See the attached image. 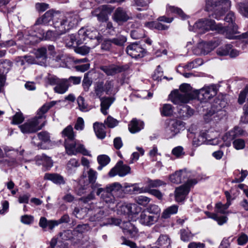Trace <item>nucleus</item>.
Masks as SVG:
<instances>
[{"label":"nucleus","instance_id":"obj_5","mask_svg":"<svg viewBox=\"0 0 248 248\" xmlns=\"http://www.w3.org/2000/svg\"><path fill=\"white\" fill-rule=\"evenodd\" d=\"M189 29L191 31L197 32L198 33H203L210 30L224 33L225 30L222 24H217L214 20L209 19H200L194 24L193 27L189 26Z\"/></svg>","mask_w":248,"mask_h":248},{"label":"nucleus","instance_id":"obj_64","mask_svg":"<svg viewBox=\"0 0 248 248\" xmlns=\"http://www.w3.org/2000/svg\"><path fill=\"white\" fill-rule=\"evenodd\" d=\"M90 47L86 46H81L78 47L75 49L76 53L80 54L82 55H85L88 54L90 51Z\"/></svg>","mask_w":248,"mask_h":248},{"label":"nucleus","instance_id":"obj_11","mask_svg":"<svg viewBox=\"0 0 248 248\" xmlns=\"http://www.w3.org/2000/svg\"><path fill=\"white\" fill-rule=\"evenodd\" d=\"M234 132H229L226 133L223 137L222 139L226 146L229 147L231 145V141H232V145L236 150H241L245 148V141L241 139H234Z\"/></svg>","mask_w":248,"mask_h":248},{"label":"nucleus","instance_id":"obj_6","mask_svg":"<svg viewBox=\"0 0 248 248\" xmlns=\"http://www.w3.org/2000/svg\"><path fill=\"white\" fill-rule=\"evenodd\" d=\"M34 31H31L28 39L31 44L39 42L41 39L45 38L46 39L55 40L61 34H58V30L55 29L54 31H48L46 33L43 30H41L37 25H34L33 28Z\"/></svg>","mask_w":248,"mask_h":248},{"label":"nucleus","instance_id":"obj_21","mask_svg":"<svg viewBox=\"0 0 248 248\" xmlns=\"http://www.w3.org/2000/svg\"><path fill=\"white\" fill-rule=\"evenodd\" d=\"M137 207H138L136 204H122L118 207L117 212L120 215L134 214L138 211V209L134 211V209H137Z\"/></svg>","mask_w":248,"mask_h":248},{"label":"nucleus","instance_id":"obj_17","mask_svg":"<svg viewBox=\"0 0 248 248\" xmlns=\"http://www.w3.org/2000/svg\"><path fill=\"white\" fill-rule=\"evenodd\" d=\"M126 52L132 58L137 59L143 57L146 51L139 44L132 43L127 46Z\"/></svg>","mask_w":248,"mask_h":248},{"label":"nucleus","instance_id":"obj_2","mask_svg":"<svg viewBox=\"0 0 248 248\" xmlns=\"http://www.w3.org/2000/svg\"><path fill=\"white\" fill-rule=\"evenodd\" d=\"M63 136L67 137L65 140V148L67 154L69 155H76L78 153L84 155L91 156L90 152L84 146L78 142L74 141L75 135L73 128L70 125L67 126L62 132Z\"/></svg>","mask_w":248,"mask_h":248},{"label":"nucleus","instance_id":"obj_48","mask_svg":"<svg viewBox=\"0 0 248 248\" xmlns=\"http://www.w3.org/2000/svg\"><path fill=\"white\" fill-rule=\"evenodd\" d=\"M119 122L110 116H108L104 123L109 128H114L118 124Z\"/></svg>","mask_w":248,"mask_h":248},{"label":"nucleus","instance_id":"obj_25","mask_svg":"<svg viewBox=\"0 0 248 248\" xmlns=\"http://www.w3.org/2000/svg\"><path fill=\"white\" fill-rule=\"evenodd\" d=\"M144 123L136 118L133 119L128 124V129L132 133L139 132L143 128Z\"/></svg>","mask_w":248,"mask_h":248},{"label":"nucleus","instance_id":"obj_40","mask_svg":"<svg viewBox=\"0 0 248 248\" xmlns=\"http://www.w3.org/2000/svg\"><path fill=\"white\" fill-rule=\"evenodd\" d=\"M231 203L228 201L226 203L223 204L221 202H218L216 205V212L222 214L227 213L226 210L229 208Z\"/></svg>","mask_w":248,"mask_h":248},{"label":"nucleus","instance_id":"obj_54","mask_svg":"<svg viewBox=\"0 0 248 248\" xmlns=\"http://www.w3.org/2000/svg\"><path fill=\"white\" fill-rule=\"evenodd\" d=\"M53 106L52 104H45L43 106H42L40 109L39 110L37 116H42L44 119V123L45 124V117L44 115L45 113H46L48 109Z\"/></svg>","mask_w":248,"mask_h":248},{"label":"nucleus","instance_id":"obj_63","mask_svg":"<svg viewBox=\"0 0 248 248\" xmlns=\"http://www.w3.org/2000/svg\"><path fill=\"white\" fill-rule=\"evenodd\" d=\"M171 153L173 155H175L177 157H180L185 154L183 148L180 146L176 147L173 148Z\"/></svg>","mask_w":248,"mask_h":248},{"label":"nucleus","instance_id":"obj_8","mask_svg":"<svg viewBox=\"0 0 248 248\" xmlns=\"http://www.w3.org/2000/svg\"><path fill=\"white\" fill-rule=\"evenodd\" d=\"M235 19L234 13L232 12L228 13L225 18V20L229 24L227 27H224L225 29L224 33L226 37L230 39L235 38V34L238 33V27L234 22Z\"/></svg>","mask_w":248,"mask_h":248},{"label":"nucleus","instance_id":"obj_22","mask_svg":"<svg viewBox=\"0 0 248 248\" xmlns=\"http://www.w3.org/2000/svg\"><path fill=\"white\" fill-rule=\"evenodd\" d=\"M189 176L188 173L186 170H180L170 175V180L173 183L179 184L186 180Z\"/></svg>","mask_w":248,"mask_h":248},{"label":"nucleus","instance_id":"obj_38","mask_svg":"<svg viewBox=\"0 0 248 248\" xmlns=\"http://www.w3.org/2000/svg\"><path fill=\"white\" fill-rule=\"evenodd\" d=\"M145 211H147L151 213L154 216L156 217L158 219L160 217V209L158 205L155 204H151L145 210Z\"/></svg>","mask_w":248,"mask_h":248},{"label":"nucleus","instance_id":"obj_46","mask_svg":"<svg viewBox=\"0 0 248 248\" xmlns=\"http://www.w3.org/2000/svg\"><path fill=\"white\" fill-rule=\"evenodd\" d=\"M37 58L45 60L47 56V49L45 47L38 48L35 53Z\"/></svg>","mask_w":248,"mask_h":248},{"label":"nucleus","instance_id":"obj_41","mask_svg":"<svg viewBox=\"0 0 248 248\" xmlns=\"http://www.w3.org/2000/svg\"><path fill=\"white\" fill-rule=\"evenodd\" d=\"M237 9L243 16L248 17V2H239L237 4Z\"/></svg>","mask_w":248,"mask_h":248},{"label":"nucleus","instance_id":"obj_58","mask_svg":"<svg viewBox=\"0 0 248 248\" xmlns=\"http://www.w3.org/2000/svg\"><path fill=\"white\" fill-rule=\"evenodd\" d=\"M59 237L63 240H67L73 237V232L72 231L68 230L60 233Z\"/></svg>","mask_w":248,"mask_h":248},{"label":"nucleus","instance_id":"obj_7","mask_svg":"<svg viewBox=\"0 0 248 248\" xmlns=\"http://www.w3.org/2000/svg\"><path fill=\"white\" fill-rule=\"evenodd\" d=\"M45 124L43 117L39 116L28 120L24 124L20 125L19 128L23 133H31L41 129Z\"/></svg>","mask_w":248,"mask_h":248},{"label":"nucleus","instance_id":"obj_19","mask_svg":"<svg viewBox=\"0 0 248 248\" xmlns=\"http://www.w3.org/2000/svg\"><path fill=\"white\" fill-rule=\"evenodd\" d=\"M231 3L229 0H205V9L207 11H212L215 7L222 6V8H229Z\"/></svg>","mask_w":248,"mask_h":248},{"label":"nucleus","instance_id":"obj_26","mask_svg":"<svg viewBox=\"0 0 248 248\" xmlns=\"http://www.w3.org/2000/svg\"><path fill=\"white\" fill-rule=\"evenodd\" d=\"M94 131L98 138L103 139L106 136L105 131V125L102 124L98 122H95L93 124Z\"/></svg>","mask_w":248,"mask_h":248},{"label":"nucleus","instance_id":"obj_49","mask_svg":"<svg viewBox=\"0 0 248 248\" xmlns=\"http://www.w3.org/2000/svg\"><path fill=\"white\" fill-rule=\"evenodd\" d=\"M88 175L89 181L91 183V187L92 188L93 185L94 184H98L97 183H95V181L97 178V172L90 169L88 172Z\"/></svg>","mask_w":248,"mask_h":248},{"label":"nucleus","instance_id":"obj_61","mask_svg":"<svg viewBox=\"0 0 248 248\" xmlns=\"http://www.w3.org/2000/svg\"><path fill=\"white\" fill-rule=\"evenodd\" d=\"M136 201L139 204L145 205L150 202V199L147 197L141 195L136 198Z\"/></svg>","mask_w":248,"mask_h":248},{"label":"nucleus","instance_id":"obj_16","mask_svg":"<svg viewBox=\"0 0 248 248\" xmlns=\"http://www.w3.org/2000/svg\"><path fill=\"white\" fill-rule=\"evenodd\" d=\"M131 169L129 166L124 164L122 161H119L116 165L109 172L110 177H114L118 175L121 177H124L130 173Z\"/></svg>","mask_w":248,"mask_h":248},{"label":"nucleus","instance_id":"obj_13","mask_svg":"<svg viewBox=\"0 0 248 248\" xmlns=\"http://www.w3.org/2000/svg\"><path fill=\"white\" fill-rule=\"evenodd\" d=\"M196 183L197 181L195 180H190L184 185L176 188L175 191V200L177 202H183L189 192L190 185Z\"/></svg>","mask_w":248,"mask_h":248},{"label":"nucleus","instance_id":"obj_28","mask_svg":"<svg viewBox=\"0 0 248 248\" xmlns=\"http://www.w3.org/2000/svg\"><path fill=\"white\" fill-rule=\"evenodd\" d=\"M166 13L169 15L171 14L177 15L182 19H185L186 17V15L181 9L169 4L166 6Z\"/></svg>","mask_w":248,"mask_h":248},{"label":"nucleus","instance_id":"obj_18","mask_svg":"<svg viewBox=\"0 0 248 248\" xmlns=\"http://www.w3.org/2000/svg\"><path fill=\"white\" fill-rule=\"evenodd\" d=\"M150 214L151 213L145 210L142 211L138 218L139 222L143 226L148 227H150L155 224L158 221L159 219L156 218V217Z\"/></svg>","mask_w":248,"mask_h":248},{"label":"nucleus","instance_id":"obj_29","mask_svg":"<svg viewBox=\"0 0 248 248\" xmlns=\"http://www.w3.org/2000/svg\"><path fill=\"white\" fill-rule=\"evenodd\" d=\"M44 179L50 180L57 184H63L65 183L63 177L57 173H46Z\"/></svg>","mask_w":248,"mask_h":248},{"label":"nucleus","instance_id":"obj_43","mask_svg":"<svg viewBox=\"0 0 248 248\" xmlns=\"http://www.w3.org/2000/svg\"><path fill=\"white\" fill-rule=\"evenodd\" d=\"M166 183L158 179L150 180L147 182V187L146 188H156L165 185Z\"/></svg>","mask_w":248,"mask_h":248},{"label":"nucleus","instance_id":"obj_12","mask_svg":"<svg viewBox=\"0 0 248 248\" xmlns=\"http://www.w3.org/2000/svg\"><path fill=\"white\" fill-rule=\"evenodd\" d=\"M196 98L202 101H206L217 93V89L214 85L205 86L200 90H195Z\"/></svg>","mask_w":248,"mask_h":248},{"label":"nucleus","instance_id":"obj_50","mask_svg":"<svg viewBox=\"0 0 248 248\" xmlns=\"http://www.w3.org/2000/svg\"><path fill=\"white\" fill-rule=\"evenodd\" d=\"M95 93L98 97L102 95L103 93L105 92V88L103 82H96L95 86Z\"/></svg>","mask_w":248,"mask_h":248},{"label":"nucleus","instance_id":"obj_39","mask_svg":"<svg viewBox=\"0 0 248 248\" xmlns=\"http://www.w3.org/2000/svg\"><path fill=\"white\" fill-rule=\"evenodd\" d=\"M178 211V206L175 205H172L167 208L162 213V217L164 218L169 217L170 215L176 214Z\"/></svg>","mask_w":248,"mask_h":248},{"label":"nucleus","instance_id":"obj_1","mask_svg":"<svg viewBox=\"0 0 248 248\" xmlns=\"http://www.w3.org/2000/svg\"><path fill=\"white\" fill-rule=\"evenodd\" d=\"M100 184H94L92 186L93 191L87 197H82L79 200L84 203L93 200L95 196L93 191H96V195L100 199L109 205L114 204L116 202L115 195L122 191V186L119 183H114L107 186L105 188L101 187Z\"/></svg>","mask_w":248,"mask_h":248},{"label":"nucleus","instance_id":"obj_45","mask_svg":"<svg viewBox=\"0 0 248 248\" xmlns=\"http://www.w3.org/2000/svg\"><path fill=\"white\" fill-rule=\"evenodd\" d=\"M231 49V45H227L220 47L217 50V53L220 56H226L229 54V51Z\"/></svg>","mask_w":248,"mask_h":248},{"label":"nucleus","instance_id":"obj_31","mask_svg":"<svg viewBox=\"0 0 248 248\" xmlns=\"http://www.w3.org/2000/svg\"><path fill=\"white\" fill-rule=\"evenodd\" d=\"M157 246L163 248H168L170 244V239L166 234H161L156 241Z\"/></svg>","mask_w":248,"mask_h":248},{"label":"nucleus","instance_id":"obj_4","mask_svg":"<svg viewBox=\"0 0 248 248\" xmlns=\"http://www.w3.org/2000/svg\"><path fill=\"white\" fill-rule=\"evenodd\" d=\"M196 94L195 90H192L189 84L184 83L180 85L179 90L171 92L169 97L174 104L182 105L188 103L190 100L196 98Z\"/></svg>","mask_w":248,"mask_h":248},{"label":"nucleus","instance_id":"obj_27","mask_svg":"<svg viewBox=\"0 0 248 248\" xmlns=\"http://www.w3.org/2000/svg\"><path fill=\"white\" fill-rule=\"evenodd\" d=\"M101 101V111L105 115L108 114L107 110L109 109L114 100L111 97L100 98Z\"/></svg>","mask_w":248,"mask_h":248},{"label":"nucleus","instance_id":"obj_37","mask_svg":"<svg viewBox=\"0 0 248 248\" xmlns=\"http://www.w3.org/2000/svg\"><path fill=\"white\" fill-rule=\"evenodd\" d=\"M77 36V41L76 42V45H79L86 40L87 38L86 29L82 28L80 29L78 33L76 34Z\"/></svg>","mask_w":248,"mask_h":248},{"label":"nucleus","instance_id":"obj_59","mask_svg":"<svg viewBox=\"0 0 248 248\" xmlns=\"http://www.w3.org/2000/svg\"><path fill=\"white\" fill-rule=\"evenodd\" d=\"M147 188L146 187H140L136 184L131 186L130 190L132 191L134 193H142L147 192Z\"/></svg>","mask_w":248,"mask_h":248},{"label":"nucleus","instance_id":"obj_30","mask_svg":"<svg viewBox=\"0 0 248 248\" xmlns=\"http://www.w3.org/2000/svg\"><path fill=\"white\" fill-rule=\"evenodd\" d=\"M247 98V103L244 107V112L246 114H248V87H246L244 90L241 92L238 99V102L240 104H242L245 101Z\"/></svg>","mask_w":248,"mask_h":248},{"label":"nucleus","instance_id":"obj_24","mask_svg":"<svg viewBox=\"0 0 248 248\" xmlns=\"http://www.w3.org/2000/svg\"><path fill=\"white\" fill-rule=\"evenodd\" d=\"M121 228L126 235H129L131 238L135 237L137 235V229L130 222L123 221L121 225Z\"/></svg>","mask_w":248,"mask_h":248},{"label":"nucleus","instance_id":"obj_36","mask_svg":"<svg viewBox=\"0 0 248 248\" xmlns=\"http://www.w3.org/2000/svg\"><path fill=\"white\" fill-rule=\"evenodd\" d=\"M146 26L152 29H157L158 30H166L169 27L162 24L158 21H154L148 22L146 24Z\"/></svg>","mask_w":248,"mask_h":248},{"label":"nucleus","instance_id":"obj_14","mask_svg":"<svg viewBox=\"0 0 248 248\" xmlns=\"http://www.w3.org/2000/svg\"><path fill=\"white\" fill-rule=\"evenodd\" d=\"M49 81L51 84L56 85L54 89L55 92L60 94L65 93L70 85L68 83V80L65 78L51 77L50 78Z\"/></svg>","mask_w":248,"mask_h":248},{"label":"nucleus","instance_id":"obj_55","mask_svg":"<svg viewBox=\"0 0 248 248\" xmlns=\"http://www.w3.org/2000/svg\"><path fill=\"white\" fill-rule=\"evenodd\" d=\"M207 138H205L202 135H199L197 137H195L193 140V145L196 146H200L204 143Z\"/></svg>","mask_w":248,"mask_h":248},{"label":"nucleus","instance_id":"obj_51","mask_svg":"<svg viewBox=\"0 0 248 248\" xmlns=\"http://www.w3.org/2000/svg\"><path fill=\"white\" fill-rule=\"evenodd\" d=\"M77 102L79 109L82 111H87L89 110L87 105L85 103L84 99L82 96H79Z\"/></svg>","mask_w":248,"mask_h":248},{"label":"nucleus","instance_id":"obj_23","mask_svg":"<svg viewBox=\"0 0 248 248\" xmlns=\"http://www.w3.org/2000/svg\"><path fill=\"white\" fill-rule=\"evenodd\" d=\"M113 18L115 21L118 23L124 22L129 19V16L124 9L122 7H118L113 14Z\"/></svg>","mask_w":248,"mask_h":248},{"label":"nucleus","instance_id":"obj_33","mask_svg":"<svg viewBox=\"0 0 248 248\" xmlns=\"http://www.w3.org/2000/svg\"><path fill=\"white\" fill-rule=\"evenodd\" d=\"M37 158L39 164H42L47 168H50L53 165V161L51 159L45 155L37 156Z\"/></svg>","mask_w":248,"mask_h":248},{"label":"nucleus","instance_id":"obj_10","mask_svg":"<svg viewBox=\"0 0 248 248\" xmlns=\"http://www.w3.org/2000/svg\"><path fill=\"white\" fill-rule=\"evenodd\" d=\"M185 129V123L177 119H172L169 121L166 128V132L170 138H173Z\"/></svg>","mask_w":248,"mask_h":248},{"label":"nucleus","instance_id":"obj_9","mask_svg":"<svg viewBox=\"0 0 248 248\" xmlns=\"http://www.w3.org/2000/svg\"><path fill=\"white\" fill-rule=\"evenodd\" d=\"M219 44L218 40L211 41L209 42H200L197 46L193 48V51L196 55H206L211 51Z\"/></svg>","mask_w":248,"mask_h":248},{"label":"nucleus","instance_id":"obj_60","mask_svg":"<svg viewBox=\"0 0 248 248\" xmlns=\"http://www.w3.org/2000/svg\"><path fill=\"white\" fill-rule=\"evenodd\" d=\"M192 237V235L188 231L186 230L181 231V239L182 241H188Z\"/></svg>","mask_w":248,"mask_h":248},{"label":"nucleus","instance_id":"obj_53","mask_svg":"<svg viewBox=\"0 0 248 248\" xmlns=\"http://www.w3.org/2000/svg\"><path fill=\"white\" fill-rule=\"evenodd\" d=\"M211 218L217 221V223L221 225L227 221L228 218L226 216H219L217 214L210 216Z\"/></svg>","mask_w":248,"mask_h":248},{"label":"nucleus","instance_id":"obj_42","mask_svg":"<svg viewBox=\"0 0 248 248\" xmlns=\"http://www.w3.org/2000/svg\"><path fill=\"white\" fill-rule=\"evenodd\" d=\"M93 215L91 216L90 219L91 221H97L102 219L104 215V212L101 209H97L95 210Z\"/></svg>","mask_w":248,"mask_h":248},{"label":"nucleus","instance_id":"obj_34","mask_svg":"<svg viewBox=\"0 0 248 248\" xmlns=\"http://www.w3.org/2000/svg\"><path fill=\"white\" fill-rule=\"evenodd\" d=\"M179 113L183 119H186L191 116L194 113V110L188 106L186 105L182 107L179 111Z\"/></svg>","mask_w":248,"mask_h":248},{"label":"nucleus","instance_id":"obj_44","mask_svg":"<svg viewBox=\"0 0 248 248\" xmlns=\"http://www.w3.org/2000/svg\"><path fill=\"white\" fill-rule=\"evenodd\" d=\"M173 113V108L170 104H164L161 109V113L162 115L169 116L171 115Z\"/></svg>","mask_w":248,"mask_h":248},{"label":"nucleus","instance_id":"obj_62","mask_svg":"<svg viewBox=\"0 0 248 248\" xmlns=\"http://www.w3.org/2000/svg\"><path fill=\"white\" fill-rule=\"evenodd\" d=\"M77 38L76 34H71L68 36V38L66 41V45L68 47H71L75 45H76Z\"/></svg>","mask_w":248,"mask_h":248},{"label":"nucleus","instance_id":"obj_56","mask_svg":"<svg viewBox=\"0 0 248 248\" xmlns=\"http://www.w3.org/2000/svg\"><path fill=\"white\" fill-rule=\"evenodd\" d=\"M89 229V225L87 224L78 225L74 230V233L77 232L82 233L87 231Z\"/></svg>","mask_w":248,"mask_h":248},{"label":"nucleus","instance_id":"obj_3","mask_svg":"<svg viewBox=\"0 0 248 248\" xmlns=\"http://www.w3.org/2000/svg\"><path fill=\"white\" fill-rule=\"evenodd\" d=\"M80 21L77 13H69L64 16L59 14L58 19L53 23V27L58 30V34H63L76 27Z\"/></svg>","mask_w":248,"mask_h":248},{"label":"nucleus","instance_id":"obj_35","mask_svg":"<svg viewBox=\"0 0 248 248\" xmlns=\"http://www.w3.org/2000/svg\"><path fill=\"white\" fill-rule=\"evenodd\" d=\"M87 38L90 39H97V42L100 39L99 33L95 29L90 28L86 29Z\"/></svg>","mask_w":248,"mask_h":248},{"label":"nucleus","instance_id":"obj_32","mask_svg":"<svg viewBox=\"0 0 248 248\" xmlns=\"http://www.w3.org/2000/svg\"><path fill=\"white\" fill-rule=\"evenodd\" d=\"M100 69L108 76H112L121 71L120 68L115 65L104 66Z\"/></svg>","mask_w":248,"mask_h":248},{"label":"nucleus","instance_id":"obj_52","mask_svg":"<svg viewBox=\"0 0 248 248\" xmlns=\"http://www.w3.org/2000/svg\"><path fill=\"white\" fill-rule=\"evenodd\" d=\"M92 84V80L89 78L87 74H85L84 77V78L82 81V86L84 90L87 92L88 91L90 87Z\"/></svg>","mask_w":248,"mask_h":248},{"label":"nucleus","instance_id":"obj_15","mask_svg":"<svg viewBox=\"0 0 248 248\" xmlns=\"http://www.w3.org/2000/svg\"><path fill=\"white\" fill-rule=\"evenodd\" d=\"M112 12L111 7L108 5H103L94 9L92 12L93 16H95L100 22H105L108 19V16Z\"/></svg>","mask_w":248,"mask_h":248},{"label":"nucleus","instance_id":"obj_47","mask_svg":"<svg viewBox=\"0 0 248 248\" xmlns=\"http://www.w3.org/2000/svg\"><path fill=\"white\" fill-rule=\"evenodd\" d=\"M112 44L118 46H123L126 41V37L124 35H119L111 39Z\"/></svg>","mask_w":248,"mask_h":248},{"label":"nucleus","instance_id":"obj_20","mask_svg":"<svg viewBox=\"0 0 248 248\" xmlns=\"http://www.w3.org/2000/svg\"><path fill=\"white\" fill-rule=\"evenodd\" d=\"M59 14L57 12L49 10L45 13L41 19H38L36 25H37V24H47L51 20H52L53 23L56 20L58 19Z\"/></svg>","mask_w":248,"mask_h":248},{"label":"nucleus","instance_id":"obj_57","mask_svg":"<svg viewBox=\"0 0 248 248\" xmlns=\"http://www.w3.org/2000/svg\"><path fill=\"white\" fill-rule=\"evenodd\" d=\"M97 161L99 165L106 166L110 162V158L107 155H100L97 157Z\"/></svg>","mask_w":248,"mask_h":248}]
</instances>
